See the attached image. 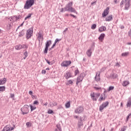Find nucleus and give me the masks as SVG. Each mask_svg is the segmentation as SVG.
I'll return each mask as SVG.
<instances>
[{"label": "nucleus", "instance_id": "f257e3e1", "mask_svg": "<svg viewBox=\"0 0 131 131\" xmlns=\"http://www.w3.org/2000/svg\"><path fill=\"white\" fill-rule=\"evenodd\" d=\"M72 6H73V2H70L66 5L64 10L66 11H68V12H71V13H76V10H75V9L72 7Z\"/></svg>", "mask_w": 131, "mask_h": 131}, {"label": "nucleus", "instance_id": "f03ea898", "mask_svg": "<svg viewBox=\"0 0 131 131\" xmlns=\"http://www.w3.org/2000/svg\"><path fill=\"white\" fill-rule=\"evenodd\" d=\"M35 2V0H27L24 7L25 10L30 9V8L34 5Z\"/></svg>", "mask_w": 131, "mask_h": 131}, {"label": "nucleus", "instance_id": "7ed1b4c3", "mask_svg": "<svg viewBox=\"0 0 131 131\" xmlns=\"http://www.w3.org/2000/svg\"><path fill=\"white\" fill-rule=\"evenodd\" d=\"M20 110L23 115L28 114V113H29V106L28 105H25L21 108Z\"/></svg>", "mask_w": 131, "mask_h": 131}, {"label": "nucleus", "instance_id": "20e7f679", "mask_svg": "<svg viewBox=\"0 0 131 131\" xmlns=\"http://www.w3.org/2000/svg\"><path fill=\"white\" fill-rule=\"evenodd\" d=\"M33 35V28L32 27L30 29H29L27 31V33H26V37L27 39H29L31 36Z\"/></svg>", "mask_w": 131, "mask_h": 131}, {"label": "nucleus", "instance_id": "39448f33", "mask_svg": "<svg viewBox=\"0 0 131 131\" xmlns=\"http://www.w3.org/2000/svg\"><path fill=\"white\" fill-rule=\"evenodd\" d=\"M100 95L101 94L99 93H93L91 94V97L92 100H93V101H97L98 98L100 97Z\"/></svg>", "mask_w": 131, "mask_h": 131}, {"label": "nucleus", "instance_id": "423d86ee", "mask_svg": "<svg viewBox=\"0 0 131 131\" xmlns=\"http://www.w3.org/2000/svg\"><path fill=\"white\" fill-rule=\"evenodd\" d=\"M130 7V0H124V10L127 11Z\"/></svg>", "mask_w": 131, "mask_h": 131}, {"label": "nucleus", "instance_id": "0eeeda50", "mask_svg": "<svg viewBox=\"0 0 131 131\" xmlns=\"http://www.w3.org/2000/svg\"><path fill=\"white\" fill-rule=\"evenodd\" d=\"M52 41L51 40H47L46 44V47L44 50V54H48V51L49 50V47L51 46Z\"/></svg>", "mask_w": 131, "mask_h": 131}, {"label": "nucleus", "instance_id": "6e6552de", "mask_svg": "<svg viewBox=\"0 0 131 131\" xmlns=\"http://www.w3.org/2000/svg\"><path fill=\"white\" fill-rule=\"evenodd\" d=\"M37 37V40H38L39 42H40V39L43 40V34L42 33V31H39V32L36 35Z\"/></svg>", "mask_w": 131, "mask_h": 131}, {"label": "nucleus", "instance_id": "1a4fd4ad", "mask_svg": "<svg viewBox=\"0 0 131 131\" xmlns=\"http://www.w3.org/2000/svg\"><path fill=\"white\" fill-rule=\"evenodd\" d=\"M109 105V102L108 101H106L105 102H103L101 105L99 106V111L102 112L104 108H106L107 106Z\"/></svg>", "mask_w": 131, "mask_h": 131}, {"label": "nucleus", "instance_id": "9d476101", "mask_svg": "<svg viewBox=\"0 0 131 131\" xmlns=\"http://www.w3.org/2000/svg\"><path fill=\"white\" fill-rule=\"evenodd\" d=\"M71 63V60L64 61L61 63V66L62 67H68V66H69V65H70Z\"/></svg>", "mask_w": 131, "mask_h": 131}, {"label": "nucleus", "instance_id": "9b49d317", "mask_svg": "<svg viewBox=\"0 0 131 131\" xmlns=\"http://www.w3.org/2000/svg\"><path fill=\"white\" fill-rule=\"evenodd\" d=\"M100 74H101V72L97 71L96 72V76L95 77V80L98 82L101 80V78L100 77Z\"/></svg>", "mask_w": 131, "mask_h": 131}, {"label": "nucleus", "instance_id": "f8f14e48", "mask_svg": "<svg viewBox=\"0 0 131 131\" xmlns=\"http://www.w3.org/2000/svg\"><path fill=\"white\" fill-rule=\"evenodd\" d=\"M83 79V74L81 73L79 75V76H78L77 78V82H76V84L77 85H78V83L79 82H81V81H82V80Z\"/></svg>", "mask_w": 131, "mask_h": 131}, {"label": "nucleus", "instance_id": "ddd939ff", "mask_svg": "<svg viewBox=\"0 0 131 131\" xmlns=\"http://www.w3.org/2000/svg\"><path fill=\"white\" fill-rule=\"evenodd\" d=\"M83 125V122H82V117H80V120L78 121L77 126H78V129H80L81 127H82Z\"/></svg>", "mask_w": 131, "mask_h": 131}, {"label": "nucleus", "instance_id": "4468645a", "mask_svg": "<svg viewBox=\"0 0 131 131\" xmlns=\"http://www.w3.org/2000/svg\"><path fill=\"white\" fill-rule=\"evenodd\" d=\"M83 111V107L82 106H78L75 110V113L77 114H80Z\"/></svg>", "mask_w": 131, "mask_h": 131}, {"label": "nucleus", "instance_id": "2eb2a0df", "mask_svg": "<svg viewBox=\"0 0 131 131\" xmlns=\"http://www.w3.org/2000/svg\"><path fill=\"white\" fill-rule=\"evenodd\" d=\"M26 48H27V47L25 45H16L15 47V50H21L22 49H26Z\"/></svg>", "mask_w": 131, "mask_h": 131}, {"label": "nucleus", "instance_id": "dca6fc26", "mask_svg": "<svg viewBox=\"0 0 131 131\" xmlns=\"http://www.w3.org/2000/svg\"><path fill=\"white\" fill-rule=\"evenodd\" d=\"M109 14V7H107L106 9H105L103 11V12L102 14V16L103 17H106L107 15Z\"/></svg>", "mask_w": 131, "mask_h": 131}, {"label": "nucleus", "instance_id": "f3484780", "mask_svg": "<svg viewBox=\"0 0 131 131\" xmlns=\"http://www.w3.org/2000/svg\"><path fill=\"white\" fill-rule=\"evenodd\" d=\"M14 129V127H10L9 125H6L4 127L3 130L2 131H9V130H13Z\"/></svg>", "mask_w": 131, "mask_h": 131}, {"label": "nucleus", "instance_id": "a211bd4d", "mask_svg": "<svg viewBox=\"0 0 131 131\" xmlns=\"http://www.w3.org/2000/svg\"><path fill=\"white\" fill-rule=\"evenodd\" d=\"M71 73L70 71H68L66 73L64 74V77L66 78V79H69V78H70V77H72Z\"/></svg>", "mask_w": 131, "mask_h": 131}, {"label": "nucleus", "instance_id": "6ab92c4d", "mask_svg": "<svg viewBox=\"0 0 131 131\" xmlns=\"http://www.w3.org/2000/svg\"><path fill=\"white\" fill-rule=\"evenodd\" d=\"M105 34L104 33H102L100 34V36L98 37V39L99 40H100V41H103V40H104V38H105Z\"/></svg>", "mask_w": 131, "mask_h": 131}, {"label": "nucleus", "instance_id": "aec40b11", "mask_svg": "<svg viewBox=\"0 0 131 131\" xmlns=\"http://www.w3.org/2000/svg\"><path fill=\"white\" fill-rule=\"evenodd\" d=\"M112 20H113L112 15H109L105 19V21H106V22H110V21H112Z\"/></svg>", "mask_w": 131, "mask_h": 131}, {"label": "nucleus", "instance_id": "412c9836", "mask_svg": "<svg viewBox=\"0 0 131 131\" xmlns=\"http://www.w3.org/2000/svg\"><path fill=\"white\" fill-rule=\"evenodd\" d=\"M110 77L111 78H113V79H115L118 77V74L113 73L111 74Z\"/></svg>", "mask_w": 131, "mask_h": 131}, {"label": "nucleus", "instance_id": "4be33fe9", "mask_svg": "<svg viewBox=\"0 0 131 131\" xmlns=\"http://www.w3.org/2000/svg\"><path fill=\"white\" fill-rule=\"evenodd\" d=\"M5 82H7V78H4L3 79L0 80V85H3V84H5Z\"/></svg>", "mask_w": 131, "mask_h": 131}, {"label": "nucleus", "instance_id": "5701e85b", "mask_svg": "<svg viewBox=\"0 0 131 131\" xmlns=\"http://www.w3.org/2000/svg\"><path fill=\"white\" fill-rule=\"evenodd\" d=\"M106 27L101 26V27H100L99 28V31H100V32H103V31H105V30H106Z\"/></svg>", "mask_w": 131, "mask_h": 131}, {"label": "nucleus", "instance_id": "b1692460", "mask_svg": "<svg viewBox=\"0 0 131 131\" xmlns=\"http://www.w3.org/2000/svg\"><path fill=\"white\" fill-rule=\"evenodd\" d=\"M86 55L88 57H91V56H92V48L89 49L86 51Z\"/></svg>", "mask_w": 131, "mask_h": 131}, {"label": "nucleus", "instance_id": "393cba45", "mask_svg": "<svg viewBox=\"0 0 131 131\" xmlns=\"http://www.w3.org/2000/svg\"><path fill=\"white\" fill-rule=\"evenodd\" d=\"M127 107H130L131 106V97H129L128 99V102H127L126 104Z\"/></svg>", "mask_w": 131, "mask_h": 131}, {"label": "nucleus", "instance_id": "a878e982", "mask_svg": "<svg viewBox=\"0 0 131 131\" xmlns=\"http://www.w3.org/2000/svg\"><path fill=\"white\" fill-rule=\"evenodd\" d=\"M56 127L57 128L55 129V131H62V128H61V125H60V124H57Z\"/></svg>", "mask_w": 131, "mask_h": 131}, {"label": "nucleus", "instance_id": "bb28decb", "mask_svg": "<svg viewBox=\"0 0 131 131\" xmlns=\"http://www.w3.org/2000/svg\"><path fill=\"white\" fill-rule=\"evenodd\" d=\"M129 84V82L128 81H124L122 85L123 86H126V85H128Z\"/></svg>", "mask_w": 131, "mask_h": 131}, {"label": "nucleus", "instance_id": "cd10ccee", "mask_svg": "<svg viewBox=\"0 0 131 131\" xmlns=\"http://www.w3.org/2000/svg\"><path fill=\"white\" fill-rule=\"evenodd\" d=\"M129 54V52H124L121 54V56L122 57H127L128 55Z\"/></svg>", "mask_w": 131, "mask_h": 131}, {"label": "nucleus", "instance_id": "c85d7f7f", "mask_svg": "<svg viewBox=\"0 0 131 131\" xmlns=\"http://www.w3.org/2000/svg\"><path fill=\"white\" fill-rule=\"evenodd\" d=\"M6 91V86H0V92H5Z\"/></svg>", "mask_w": 131, "mask_h": 131}, {"label": "nucleus", "instance_id": "c756f323", "mask_svg": "<svg viewBox=\"0 0 131 131\" xmlns=\"http://www.w3.org/2000/svg\"><path fill=\"white\" fill-rule=\"evenodd\" d=\"M70 106H71L70 101H69L68 102L65 104V107L67 108H70Z\"/></svg>", "mask_w": 131, "mask_h": 131}, {"label": "nucleus", "instance_id": "7c9ffc66", "mask_svg": "<svg viewBox=\"0 0 131 131\" xmlns=\"http://www.w3.org/2000/svg\"><path fill=\"white\" fill-rule=\"evenodd\" d=\"M24 34H25V33L24 32V30H22L21 32H19V33L18 34V36L21 37L23 36V35H24Z\"/></svg>", "mask_w": 131, "mask_h": 131}, {"label": "nucleus", "instance_id": "2f4dec72", "mask_svg": "<svg viewBox=\"0 0 131 131\" xmlns=\"http://www.w3.org/2000/svg\"><path fill=\"white\" fill-rule=\"evenodd\" d=\"M31 111L32 112L33 110H35L36 109V107L32 106V105L30 104V105Z\"/></svg>", "mask_w": 131, "mask_h": 131}, {"label": "nucleus", "instance_id": "473e14b6", "mask_svg": "<svg viewBox=\"0 0 131 131\" xmlns=\"http://www.w3.org/2000/svg\"><path fill=\"white\" fill-rule=\"evenodd\" d=\"M113 90H114V86H110L107 89V92H110V91H112Z\"/></svg>", "mask_w": 131, "mask_h": 131}, {"label": "nucleus", "instance_id": "72a5a7b5", "mask_svg": "<svg viewBox=\"0 0 131 131\" xmlns=\"http://www.w3.org/2000/svg\"><path fill=\"white\" fill-rule=\"evenodd\" d=\"M126 128H127V126H124L123 127L121 128L120 131H125L126 130Z\"/></svg>", "mask_w": 131, "mask_h": 131}, {"label": "nucleus", "instance_id": "f704fd0d", "mask_svg": "<svg viewBox=\"0 0 131 131\" xmlns=\"http://www.w3.org/2000/svg\"><path fill=\"white\" fill-rule=\"evenodd\" d=\"M78 73H79V71L78 70V69L77 68L75 71V76H76Z\"/></svg>", "mask_w": 131, "mask_h": 131}, {"label": "nucleus", "instance_id": "c9c22d12", "mask_svg": "<svg viewBox=\"0 0 131 131\" xmlns=\"http://www.w3.org/2000/svg\"><path fill=\"white\" fill-rule=\"evenodd\" d=\"M26 126H27V127H31V124L30 122H28L26 123Z\"/></svg>", "mask_w": 131, "mask_h": 131}, {"label": "nucleus", "instance_id": "e433bc0d", "mask_svg": "<svg viewBox=\"0 0 131 131\" xmlns=\"http://www.w3.org/2000/svg\"><path fill=\"white\" fill-rule=\"evenodd\" d=\"M103 100H105V98L103 97V96L101 95L100 98L99 99V101L101 102V101H103Z\"/></svg>", "mask_w": 131, "mask_h": 131}, {"label": "nucleus", "instance_id": "4c0bfd02", "mask_svg": "<svg viewBox=\"0 0 131 131\" xmlns=\"http://www.w3.org/2000/svg\"><path fill=\"white\" fill-rule=\"evenodd\" d=\"M45 60L46 61L47 63L48 64H49V65H53V63L50 62V61H49V60L45 58Z\"/></svg>", "mask_w": 131, "mask_h": 131}, {"label": "nucleus", "instance_id": "58836bf2", "mask_svg": "<svg viewBox=\"0 0 131 131\" xmlns=\"http://www.w3.org/2000/svg\"><path fill=\"white\" fill-rule=\"evenodd\" d=\"M96 27H97V25L96 24H93L91 27V29H96Z\"/></svg>", "mask_w": 131, "mask_h": 131}, {"label": "nucleus", "instance_id": "ea45409f", "mask_svg": "<svg viewBox=\"0 0 131 131\" xmlns=\"http://www.w3.org/2000/svg\"><path fill=\"white\" fill-rule=\"evenodd\" d=\"M24 55H25V57H24V60H25V59H26V58H27V51H26L25 52H24Z\"/></svg>", "mask_w": 131, "mask_h": 131}, {"label": "nucleus", "instance_id": "a19ab883", "mask_svg": "<svg viewBox=\"0 0 131 131\" xmlns=\"http://www.w3.org/2000/svg\"><path fill=\"white\" fill-rule=\"evenodd\" d=\"M123 4L124 5V1L122 0L120 3V7L121 8L123 7Z\"/></svg>", "mask_w": 131, "mask_h": 131}, {"label": "nucleus", "instance_id": "79ce46f5", "mask_svg": "<svg viewBox=\"0 0 131 131\" xmlns=\"http://www.w3.org/2000/svg\"><path fill=\"white\" fill-rule=\"evenodd\" d=\"M38 104H39V102L37 100H35L33 102L34 105H38Z\"/></svg>", "mask_w": 131, "mask_h": 131}, {"label": "nucleus", "instance_id": "37998d69", "mask_svg": "<svg viewBox=\"0 0 131 131\" xmlns=\"http://www.w3.org/2000/svg\"><path fill=\"white\" fill-rule=\"evenodd\" d=\"M30 17H31V14H29L28 16L25 17V20H27V19H29Z\"/></svg>", "mask_w": 131, "mask_h": 131}, {"label": "nucleus", "instance_id": "c03bdc74", "mask_svg": "<svg viewBox=\"0 0 131 131\" xmlns=\"http://www.w3.org/2000/svg\"><path fill=\"white\" fill-rule=\"evenodd\" d=\"M53 113H54V111H53L52 110H49L48 111V114H52Z\"/></svg>", "mask_w": 131, "mask_h": 131}, {"label": "nucleus", "instance_id": "a18cd8bd", "mask_svg": "<svg viewBox=\"0 0 131 131\" xmlns=\"http://www.w3.org/2000/svg\"><path fill=\"white\" fill-rule=\"evenodd\" d=\"M67 30H68V28H66L65 30L63 31V32H62L63 34H66V31H67Z\"/></svg>", "mask_w": 131, "mask_h": 131}, {"label": "nucleus", "instance_id": "49530a36", "mask_svg": "<svg viewBox=\"0 0 131 131\" xmlns=\"http://www.w3.org/2000/svg\"><path fill=\"white\" fill-rule=\"evenodd\" d=\"M46 73H47V71H46V70H42V74H46Z\"/></svg>", "mask_w": 131, "mask_h": 131}, {"label": "nucleus", "instance_id": "de8ad7c7", "mask_svg": "<svg viewBox=\"0 0 131 131\" xmlns=\"http://www.w3.org/2000/svg\"><path fill=\"white\" fill-rule=\"evenodd\" d=\"M131 116V114H129L127 116L126 119H127V121H128V118H129V117H130Z\"/></svg>", "mask_w": 131, "mask_h": 131}, {"label": "nucleus", "instance_id": "09e8293b", "mask_svg": "<svg viewBox=\"0 0 131 131\" xmlns=\"http://www.w3.org/2000/svg\"><path fill=\"white\" fill-rule=\"evenodd\" d=\"M62 108H63V107L61 105H58V107H57V108H58V109H62Z\"/></svg>", "mask_w": 131, "mask_h": 131}, {"label": "nucleus", "instance_id": "8fccbe9b", "mask_svg": "<svg viewBox=\"0 0 131 131\" xmlns=\"http://www.w3.org/2000/svg\"><path fill=\"white\" fill-rule=\"evenodd\" d=\"M94 89H95L96 91H98V90H101V87H94Z\"/></svg>", "mask_w": 131, "mask_h": 131}, {"label": "nucleus", "instance_id": "3c124183", "mask_svg": "<svg viewBox=\"0 0 131 131\" xmlns=\"http://www.w3.org/2000/svg\"><path fill=\"white\" fill-rule=\"evenodd\" d=\"M68 82H69V83H70V84H72V83H73V81H72V80H69L68 81Z\"/></svg>", "mask_w": 131, "mask_h": 131}, {"label": "nucleus", "instance_id": "603ef678", "mask_svg": "<svg viewBox=\"0 0 131 131\" xmlns=\"http://www.w3.org/2000/svg\"><path fill=\"white\" fill-rule=\"evenodd\" d=\"M60 41V40H59V39L57 38V39H55L54 42H55V43H57V42H58V41Z\"/></svg>", "mask_w": 131, "mask_h": 131}, {"label": "nucleus", "instance_id": "864d4df0", "mask_svg": "<svg viewBox=\"0 0 131 131\" xmlns=\"http://www.w3.org/2000/svg\"><path fill=\"white\" fill-rule=\"evenodd\" d=\"M56 43H55V42H54V43H53L52 47H51V49H53V48H54V47H55Z\"/></svg>", "mask_w": 131, "mask_h": 131}, {"label": "nucleus", "instance_id": "5fc2aeb1", "mask_svg": "<svg viewBox=\"0 0 131 131\" xmlns=\"http://www.w3.org/2000/svg\"><path fill=\"white\" fill-rule=\"evenodd\" d=\"M53 106H57V102H53Z\"/></svg>", "mask_w": 131, "mask_h": 131}, {"label": "nucleus", "instance_id": "6e6d98bb", "mask_svg": "<svg viewBox=\"0 0 131 131\" xmlns=\"http://www.w3.org/2000/svg\"><path fill=\"white\" fill-rule=\"evenodd\" d=\"M116 66H118V67H120V64H119V63L117 62L116 63Z\"/></svg>", "mask_w": 131, "mask_h": 131}, {"label": "nucleus", "instance_id": "4d7b16f0", "mask_svg": "<svg viewBox=\"0 0 131 131\" xmlns=\"http://www.w3.org/2000/svg\"><path fill=\"white\" fill-rule=\"evenodd\" d=\"M29 94L32 96V94H33V92H32V91H29Z\"/></svg>", "mask_w": 131, "mask_h": 131}, {"label": "nucleus", "instance_id": "13d9d810", "mask_svg": "<svg viewBox=\"0 0 131 131\" xmlns=\"http://www.w3.org/2000/svg\"><path fill=\"white\" fill-rule=\"evenodd\" d=\"M11 98H14L15 97V95L14 94H10Z\"/></svg>", "mask_w": 131, "mask_h": 131}, {"label": "nucleus", "instance_id": "bf43d9fd", "mask_svg": "<svg viewBox=\"0 0 131 131\" xmlns=\"http://www.w3.org/2000/svg\"><path fill=\"white\" fill-rule=\"evenodd\" d=\"M14 17L15 18L16 21L19 19V17H18L17 16H15Z\"/></svg>", "mask_w": 131, "mask_h": 131}, {"label": "nucleus", "instance_id": "052dcab7", "mask_svg": "<svg viewBox=\"0 0 131 131\" xmlns=\"http://www.w3.org/2000/svg\"><path fill=\"white\" fill-rule=\"evenodd\" d=\"M70 16H71L72 17H73L74 18H76V16L75 15H73V14H71Z\"/></svg>", "mask_w": 131, "mask_h": 131}, {"label": "nucleus", "instance_id": "680f3d73", "mask_svg": "<svg viewBox=\"0 0 131 131\" xmlns=\"http://www.w3.org/2000/svg\"><path fill=\"white\" fill-rule=\"evenodd\" d=\"M92 48H94L95 47V42L92 43Z\"/></svg>", "mask_w": 131, "mask_h": 131}, {"label": "nucleus", "instance_id": "e2e57ef3", "mask_svg": "<svg viewBox=\"0 0 131 131\" xmlns=\"http://www.w3.org/2000/svg\"><path fill=\"white\" fill-rule=\"evenodd\" d=\"M60 12H64V8H61Z\"/></svg>", "mask_w": 131, "mask_h": 131}, {"label": "nucleus", "instance_id": "0e129e2a", "mask_svg": "<svg viewBox=\"0 0 131 131\" xmlns=\"http://www.w3.org/2000/svg\"><path fill=\"white\" fill-rule=\"evenodd\" d=\"M127 45H128V46H130L131 42H127Z\"/></svg>", "mask_w": 131, "mask_h": 131}, {"label": "nucleus", "instance_id": "69168bd1", "mask_svg": "<svg viewBox=\"0 0 131 131\" xmlns=\"http://www.w3.org/2000/svg\"><path fill=\"white\" fill-rule=\"evenodd\" d=\"M74 118H78V116H74Z\"/></svg>", "mask_w": 131, "mask_h": 131}, {"label": "nucleus", "instance_id": "338daca9", "mask_svg": "<svg viewBox=\"0 0 131 131\" xmlns=\"http://www.w3.org/2000/svg\"><path fill=\"white\" fill-rule=\"evenodd\" d=\"M114 3L115 4H117V0H115Z\"/></svg>", "mask_w": 131, "mask_h": 131}, {"label": "nucleus", "instance_id": "774afa93", "mask_svg": "<svg viewBox=\"0 0 131 131\" xmlns=\"http://www.w3.org/2000/svg\"><path fill=\"white\" fill-rule=\"evenodd\" d=\"M114 130V128H112L110 131H113Z\"/></svg>", "mask_w": 131, "mask_h": 131}]
</instances>
